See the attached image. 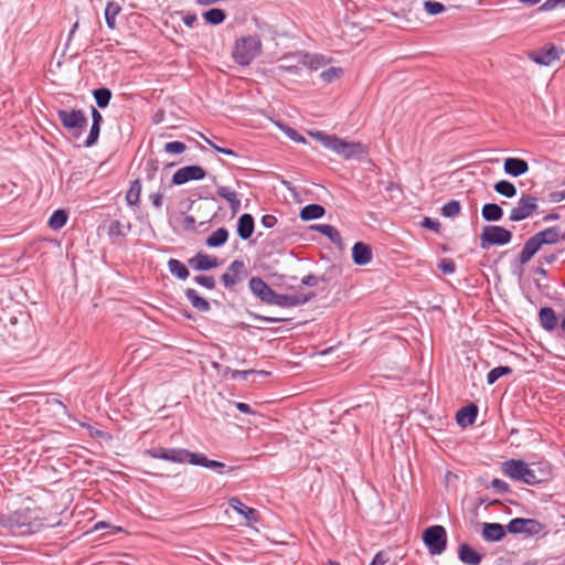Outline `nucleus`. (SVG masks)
<instances>
[{"mask_svg":"<svg viewBox=\"0 0 565 565\" xmlns=\"http://www.w3.org/2000/svg\"><path fill=\"white\" fill-rule=\"evenodd\" d=\"M58 524V520L45 516L43 509L32 501L13 512L0 514V529L13 536L33 535L45 527H54Z\"/></svg>","mask_w":565,"mask_h":565,"instance_id":"nucleus-1","label":"nucleus"},{"mask_svg":"<svg viewBox=\"0 0 565 565\" xmlns=\"http://www.w3.org/2000/svg\"><path fill=\"white\" fill-rule=\"evenodd\" d=\"M203 139L205 140V142L211 146L215 151L220 152V153H223L225 156H233V157H237V153L230 149V148H223V147H220L217 146L216 143H214L212 140H210L209 138L202 136Z\"/></svg>","mask_w":565,"mask_h":565,"instance_id":"nucleus-56","label":"nucleus"},{"mask_svg":"<svg viewBox=\"0 0 565 565\" xmlns=\"http://www.w3.org/2000/svg\"><path fill=\"white\" fill-rule=\"evenodd\" d=\"M100 127L102 126H95V125L90 126L89 134L84 142L85 147L89 148V147H93L94 145H96V142L98 141V138H99Z\"/></svg>","mask_w":565,"mask_h":565,"instance_id":"nucleus-49","label":"nucleus"},{"mask_svg":"<svg viewBox=\"0 0 565 565\" xmlns=\"http://www.w3.org/2000/svg\"><path fill=\"white\" fill-rule=\"evenodd\" d=\"M438 268L443 271V274L450 275L456 271V264L451 258H443L438 263Z\"/></svg>","mask_w":565,"mask_h":565,"instance_id":"nucleus-50","label":"nucleus"},{"mask_svg":"<svg viewBox=\"0 0 565 565\" xmlns=\"http://www.w3.org/2000/svg\"><path fill=\"white\" fill-rule=\"evenodd\" d=\"M285 134L294 141L298 142V143H305L306 142V138L303 136H301L300 134H298L294 128L291 127H286L285 129Z\"/></svg>","mask_w":565,"mask_h":565,"instance_id":"nucleus-59","label":"nucleus"},{"mask_svg":"<svg viewBox=\"0 0 565 565\" xmlns=\"http://www.w3.org/2000/svg\"><path fill=\"white\" fill-rule=\"evenodd\" d=\"M260 51L259 38H237L232 50V56L237 64L247 66L260 54Z\"/></svg>","mask_w":565,"mask_h":565,"instance_id":"nucleus-4","label":"nucleus"},{"mask_svg":"<svg viewBox=\"0 0 565 565\" xmlns=\"http://www.w3.org/2000/svg\"><path fill=\"white\" fill-rule=\"evenodd\" d=\"M209 458L201 452H192L188 450L186 461L193 466H200L206 468Z\"/></svg>","mask_w":565,"mask_h":565,"instance_id":"nucleus-44","label":"nucleus"},{"mask_svg":"<svg viewBox=\"0 0 565 565\" xmlns=\"http://www.w3.org/2000/svg\"><path fill=\"white\" fill-rule=\"evenodd\" d=\"M422 540L431 555H440L447 548V532L443 525L436 524L425 529Z\"/></svg>","mask_w":565,"mask_h":565,"instance_id":"nucleus-6","label":"nucleus"},{"mask_svg":"<svg viewBox=\"0 0 565 565\" xmlns=\"http://www.w3.org/2000/svg\"><path fill=\"white\" fill-rule=\"evenodd\" d=\"M149 199L156 209H160L163 203V194L160 192L151 193Z\"/></svg>","mask_w":565,"mask_h":565,"instance_id":"nucleus-62","label":"nucleus"},{"mask_svg":"<svg viewBox=\"0 0 565 565\" xmlns=\"http://www.w3.org/2000/svg\"><path fill=\"white\" fill-rule=\"evenodd\" d=\"M311 230L317 231L322 235L327 236L333 244L339 245L342 243L340 232L330 224H315L311 225Z\"/></svg>","mask_w":565,"mask_h":565,"instance_id":"nucleus-33","label":"nucleus"},{"mask_svg":"<svg viewBox=\"0 0 565 565\" xmlns=\"http://www.w3.org/2000/svg\"><path fill=\"white\" fill-rule=\"evenodd\" d=\"M503 170L507 174L518 178L529 171V163L524 159L509 157L504 159Z\"/></svg>","mask_w":565,"mask_h":565,"instance_id":"nucleus-18","label":"nucleus"},{"mask_svg":"<svg viewBox=\"0 0 565 565\" xmlns=\"http://www.w3.org/2000/svg\"><path fill=\"white\" fill-rule=\"evenodd\" d=\"M146 170H147V179L152 180L157 173L158 166L157 162L153 160H149L146 163Z\"/></svg>","mask_w":565,"mask_h":565,"instance_id":"nucleus-61","label":"nucleus"},{"mask_svg":"<svg viewBox=\"0 0 565 565\" xmlns=\"http://www.w3.org/2000/svg\"><path fill=\"white\" fill-rule=\"evenodd\" d=\"M188 264L192 269L199 271L210 270L220 265L216 257L210 256L203 252H199L196 255L189 258Z\"/></svg>","mask_w":565,"mask_h":565,"instance_id":"nucleus-16","label":"nucleus"},{"mask_svg":"<svg viewBox=\"0 0 565 565\" xmlns=\"http://www.w3.org/2000/svg\"><path fill=\"white\" fill-rule=\"evenodd\" d=\"M503 214V209L497 203H486L481 210L482 218L487 222H499Z\"/></svg>","mask_w":565,"mask_h":565,"instance_id":"nucleus-31","label":"nucleus"},{"mask_svg":"<svg viewBox=\"0 0 565 565\" xmlns=\"http://www.w3.org/2000/svg\"><path fill=\"white\" fill-rule=\"evenodd\" d=\"M164 151L170 154H180L186 150V145L181 141H170L164 145Z\"/></svg>","mask_w":565,"mask_h":565,"instance_id":"nucleus-47","label":"nucleus"},{"mask_svg":"<svg viewBox=\"0 0 565 565\" xmlns=\"http://www.w3.org/2000/svg\"><path fill=\"white\" fill-rule=\"evenodd\" d=\"M331 62V58L322 54H309L301 55V63L312 71H317L321 67L327 66Z\"/></svg>","mask_w":565,"mask_h":565,"instance_id":"nucleus-29","label":"nucleus"},{"mask_svg":"<svg viewBox=\"0 0 565 565\" xmlns=\"http://www.w3.org/2000/svg\"><path fill=\"white\" fill-rule=\"evenodd\" d=\"M507 530L512 534L539 535L545 530V525L535 519L515 518L507 524Z\"/></svg>","mask_w":565,"mask_h":565,"instance_id":"nucleus-10","label":"nucleus"},{"mask_svg":"<svg viewBox=\"0 0 565 565\" xmlns=\"http://www.w3.org/2000/svg\"><path fill=\"white\" fill-rule=\"evenodd\" d=\"M316 297L315 292L298 294V295H282L276 294L274 303L281 308H290L305 305Z\"/></svg>","mask_w":565,"mask_h":565,"instance_id":"nucleus-15","label":"nucleus"},{"mask_svg":"<svg viewBox=\"0 0 565 565\" xmlns=\"http://www.w3.org/2000/svg\"><path fill=\"white\" fill-rule=\"evenodd\" d=\"M120 6L116 2H109L105 9V18L108 26L114 30L116 28V17L120 12Z\"/></svg>","mask_w":565,"mask_h":565,"instance_id":"nucleus-40","label":"nucleus"},{"mask_svg":"<svg viewBox=\"0 0 565 565\" xmlns=\"http://www.w3.org/2000/svg\"><path fill=\"white\" fill-rule=\"evenodd\" d=\"M461 205L457 200H450L441 207V214L445 217H455L460 213Z\"/></svg>","mask_w":565,"mask_h":565,"instance_id":"nucleus-43","label":"nucleus"},{"mask_svg":"<svg viewBox=\"0 0 565 565\" xmlns=\"http://www.w3.org/2000/svg\"><path fill=\"white\" fill-rule=\"evenodd\" d=\"M206 468L218 475H225L235 470L234 467L226 466L224 462L212 459L209 460Z\"/></svg>","mask_w":565,"mask_h":565,"instance_id":"nucleus-46","label":"nucleus"},{"mask_svg":"<svg viewBox=\"0 0 565 565\" xmlns=\"http://www.w3.org/2000/svg\"><path fill=\"white\" fill-rule=\"evenodd\" d=\"M542 245H553L564 239V232L558 226H551L536 233Z\"/></svg>","mask_w":565,"mask_h":565,"instance_id":"nucleus-28","label":"nucleus"},{"mask_svg":"<svg viewBox=\"0 0 565 565\" xmlns=\"http://www.w3.org/2000/svg\"><path fill=\"white\" fill-rule=\"evenodd\" d=\"M252 294L267 305H273L276 291L260 277H252L248 281Z\"/></svg>","mask_w":565,"mask_h":565,"instance_id":"nucleus-14","label":"nucleus"},{"mask_svg":"<svg viewBox=\"0 0 565 565\" xmlns=\"http://www.w3.org/2000/svg\"><path fill=\"white\" fill-rule=\"evenodd\" d=\"M493 189L497 193L505 196V198H514L518 193L516 186L507 180H500L497 183H494Z\"/></svg>","mask_w":565,"mask_h":565,"instance_id":"nucleus-37","label":"nucleus"},{"mask_svg":"<svg viewBox=\"0 0 565 565\" xmlns=\"http://www.w3.org/2000/svg\"><path fill=\"white\" fill-rule=\"evenodd\" d=\"M255 221L252 214L244 213L237 221V235L239 238L249 239L254 233Z\"/></svg>","mask_w":565,"mask_h":565,"instance_id":"nucleus-24","label":"nucleus"},{"mask_svg":"<svg viewBox=\"0 0 565 565\" xmlns=\"http://www.w3.org/2000/svg\"><path fill=\"white\" fill-rule=\"evenodd\" d=\"M565 8V0H546L540 8V11H551L557 8Z\"/></svg>","mask_w":565,"mask_h":565,"instance_id":"nucleus-53","label":"nucleus"},{"mask_svg":"<svg viewBox=\"0 0 565 565\" xmlns=\"http://www.w3.org/2000/svg\"><path fill=\"white\" fill-rule=\"evenodd\" d=\"M311 136L319 140L326 148L342 156L344 159L358 158L364 153V146L361 142H349L335 135H328L323 131L312 132Z\"/></svg>","mask_w":565,"mask_h":565,"instance_id":"nucleus-2","label":"nucleus"},{"mask_svg":"<svg viewBox=\"0 0 565 565\" xmlns=\"http://www.w3.org/2000/svg\"><path fill=\"white\" fill-rule=\"evenodd\" d=\"M513 370L510 366H497L492 369L487 375L489 385L494 384L500 377L512 374Z\"/></svg>","mask_w":565,"mask_h":565,"instance_id":"nucleus-42","label":"nucleus"},{"mask_svg":"<svg viewBox=\"0 0 565 565\" xmlns=\"http://www.w3.org/2000/svg\"><path fill=\"white\" fill-rule=\"evenodd\" d=\"M326 209L320 204H308L300 210V218L302 221H312L320 218L324 215Z\"/></svg>","mask_w":565,"mask_h":565,"instance_id":"nucleus-32","label":"nucleus"},{"mask_svg":"<svg viewBox=\"0 0 565 565\" xmlns=\"http://www.w3.org/2000/svg\"><path fill=\"white\" fill-rule=\"evenodd\" d=\"M422 226L427 230L438 233L440 230V222L436 218L425 217L422 222Z\"/></svg>","mask_w":565,"mask_h":565,"instance_id":"nucleus-57","label":"nucleus"},{"mask_svg":"<svg viewBox=\"0 0 565 565\" xmlns=\"http://www.w3.org/2000/svg\"><path fill=\"white\" fill-rule=\"evenodd\" d=\"M424 8L429 14L433 15L438 14L445 10L444 4L436 1H425Z\"/></svg>","mask_w":565,"mask_h":565,"instance_id":"nucleus-51","label":"nucleus"},{"mask_svg":"<svg viewBox=\"0 0 565 565\" xmlns=\"http://www.w3.org/2000/svg\"><path fill=\"white\" fill-rule=\"evenodd\" d=\"M67 218L68 215L65 210H56L49 218V226L51 230L57 231L66 224Z\"/></svg>","mask_w":565,"mask_h":565,"instance_id":"nucleus-39","label":"nucleus"},{"mask_svg":"<svg viewBox=\"0 0 565 565\" xmlns=\"http://www.w3.org/2000/svg\"><path fill=\"white\" fill-rule=\"evenodd\" d=\"M247 276L245 263L235 259L231 263L227 270L221 276L224 287L232 290L238 282Z\"/></svg>","mask_w":565,"mask_h":565,"instance_id":"nucleus-11","label":"nucleus"},{"mask_svg":"<svg viewBox=\"0 0 565 565\" xmlns=\"http://www.w3.org/2000/svg\"><path fill=\"white\" fill-rule=\"evenodd\" d=\"M507 525L500 523H483L482 524V537L487 542H499L507 534Z\"/></svg>","mask_w":565,"mask_h":565,"instance_id":"nucleus-20","label":"nucleus"},{"mask_svg":"<svg viewBox=\"0 0 565 565\" xmlns=\"http://www.w3.org/2000/svg\"><path fill=\"white\" fill-rule=\"evenodd\" d=\"M478 416V406L470 403L457 411L456 420L461 427H467L476 422Z\"/></svg>","mask_w":565,"mask_h":565,"instance_id":"nucleus-21","label":"nucleus"},{"mask_svg":"<svg viewBox=\"0 0 565 565\" xmlns=\"http://www.w3.org/2000/svg\"><path fill=\"white\" fill-rule=\"evenodd\" d=\"M542 243L536 233L531 236L523 245L522 250L518 256V260L521 265L527 264L531 258L542 248Z\"/></svg>","mask_w":565,"mask_h":565,"instance_id":"nucleus-17","label":"nucleus"},{"mask_svg":"<svg viewBox=\"0 0 565 565\" xmlns=\"http://www.w3.org/2000/svg\"><path fill=\"white\" fill-rule=\"evenodd\" d=\"M186 299L200 312H207L211 309L210 302L199 296L198 291L193 288H188L184 291Z\"/></svg>","mask_w":565,"mask_h":565,"instance_id":"nucleus-30","label":"nucleus"},{"mask_svg":"<svg viewBox=\"0 0 565 565\" xmlns=\"http://www.w3.org/2000/svg\"><path fill=\"white\" fill-rule=\"evenodd\" d=\"M260 223L266 228H271L277 224V217L273 214H265L262 216Z\"/></svg>","mask_w":565,"mask_h":565,"instance_id":"nucleus-60","label":"nucleus"},{"mask_svg":"<svg viewBox=\"0 0 565 565\" xmlns=\"http://www.w3.org/2000/svg\"><path fill=\"white\" fill-rule=\"evenodd\" d=\"M491 488L494 489L498 493H505L509 491V484L499 478H494L491 481Z\"/></svg>","mask_w":565,"mask_h":565,"instance_id":"nucleus-58","label":"nucleus"},{"mask_svg":"<svg viewBox=\"0 0 565 565\" xmlns=\"http://www.w3.org/2000/svg\"><path fill=\"white\" fill-rule=\"evenodd\" d=\"M228 503L230 507L235 512L243 515L248 523H256L258 521V512L255 509L245 505L238 498H231Z\"/></svg>","mask_w":565,"mask_h":565,"instance_id":"nucleus-23","label":"nucleus"},{"mask_svg":"<svg viewBox=\"0 0 565 565\" xmlns=\"http://www.w3.org/2000/svg\"><path fill=\"white\" fill-rule=\"evenodd\" d=\"M96 105L99 108H106L111 99V90L107 87H99L93 90Z\"/></svg>","mask_w":565,"mask_h":565,"instance_id":"nucleus-38","label":"nucleus"},{"mask_svg":"<svg viewBox=\"0 0 565 565\" xmlns=\"http://www.w3.org/2000/svg\"><path fill=\"white\" fill-rule=\"evenodd\" d=\"M320 281H326L324 276L318 277L316 275L309 274L301 279V284L309 287H316Z\"/></svg>","mask_w":565,"mask_h":565,"instance_id":"nucleus-54","label":"nucleus"},{"mask_svg":"<svg viewBox=\"0 0 565 565\" xmlns=\"http://www.w3.org/2000/svg\"><path fill=\"white\" fill-rule=\"evenodd\" d=\"M168 268H169L170 273L173 276H175L177 278H179L180 280H185L190 276V271L186 268V266L178 259H174V258L169 259Z\"/></svg>","mask_w":565,"mask_h":565,"instance_id":"nucleus-36","label":"nucleus"},{"mask_svg":"<svg viewBox=\"0 0 565 565\" xmlns=\"http://www.w3.org/2000/svg\"><path fill=\"white\" fill-rule=\"evenodd\" d=\"M540 326L547 332H552L556 329L558 319L556 312L551 307H543L539 311Z\"/></svg>","mask_w":565,"mask_h":565,"instance_id":"nucleus-22","label":"nucleus"},{"mask_svg":"<svg viewBox=\"0 0 565 565\" xmlns=\"http://www.w3.org/2000/svg\"><path fill=\"white\" fill-rule=\"evenodd\" d=\"M255 373V370H232L230 367L225 369V374H231L233 380L238 377L247 379V375Z\"/></svg>","mask_w":565,"mask_h":565,"instance_id":"nucleus-55","label":"nucleus"},{"mask_svg":"<svg viewBox=\"0 0 565 565\" xmlns=\"http://www.w3.org/2000/svg\"><path fill=\"white\" fill-rule=\"evenodd\" d=\"M512 241V232L500 225H486L480 234V247L503 246Z\"/></svg>","mask_w":565,"mask_h":565,"instance_id":"nucleus-7","label":"nucleus"},{"mask_svg":"<svg viewBox=\"0 0 565 565\" xmlns=\"http://www.w3.org/2000/svg\"><path fill=\"white\" fill-rule=\"evenodd\" d=\"M564 50L553 43H546L544 46L531 50L526 53L527 57L539 65L550 66L559 61Z\"/></svg>","mask_w":565,"mask_h":565,"instance_id":"nucleus-9","label":"nucleus"},{"mask_svg":"<svg viewBox=\"0 0 565 565\" xmlns=\"http://www.w3.org/2000/svg\"><path fill=\"white\" fill-rule=\"evenodd\" d=\"M147 455L154 459L184 463L186 462L188 449L157 447L147 450Z\"/></svg>","mask_w":565,"mask_h":565,"instance_id":"nucleus-12","label":"nucleus"},{"mask_svg":"<svg viewBox=\"0 0 565 565\" xmlns=\"http://www.w3.org/2000/svg\"><path fill=\"white\" fill-rule=\"evenodd\" d=\"M459 559L467 565H480L482 555L476 552L469 544L462 543L458 548Z\"/></svg>","mask_w":565,"mask_h":565,"instance_id":"nucleus-26","label":"nucleus"},{"mask_svg":"<svg viewBox=\"0 0 565 565\" xmlns=\"http://www.w3.org/2000/svg\"><path fill=\"white\" fill-rule=\"evenodd\" d=\"M228 239V231L225 227H220L207 236L205 244L211 248L223 246Z\"/></svg>","mask_w":565,"mask_h":565,"instance_id":"nucleus-34","label":"nucleus"},{"mask_svg":"<svg viewBox=\"0 0 565 565\" xmlns=\"http://www.w3.org/2000/svg\"><path fill=\"white\" fill-rule=\"evenodd\" d=\"M194 282L206 288L214 289L216 286L215 278L213 276L199 275L193 278Z\"/></svg>","mask_w":565,"mask_h":565,"instance_id":"nucleus-48","label":"nucleus"},{"mask_svg":"<svg viewBox=\"0 0 565 565\" xmlns=\"http://www.w3.org/2000/svg\"><path fill=\"white\" fill-rule=\"evenodd\" d=\"M206 171L200 166H185L180 168L172 175L171 183L173 185H182L189 181L203 180Z\"/></svg>","mask_w":565,"mask_h":565,"instance_id":"nucleus-13","label":"nucleus"},{"mask_svg":"<svg viewBox=\"0 0 565 565\" xmlns=\"http://www.w3.org/2000/svg\"><path fill=\"white\" fill-rule=\"evenodd\" d=\"M142 191V184L139 179H136L130 183V188L126 193V202L130 206H136L140 202V195Z\"/></svg>","mask_w":565,"mask_h":565,"instance_id":"nucleus-35","label":"nucleus"},{"mask_svg":"<svg viewBox=\"0 0 565 565\" xmlns=\"http://www.w3.org/2000/svg\"><path fill=\"white\" fill-rule=\"evenodd\" d=\"M565 200V190L554 191L548 194V201L552 203H558Z\"/></svg>","mask_w":565,"mask_h":565,"instance_id":"nucleus-63","label":"nucleus"},{"mask_svg":"<svg viewBox=\"0 0 565 565\" xmlns=\"http://www.w3.org/2000/svg\"><path fill=\"white\" fill-rule=\"evenodd\" d=\"M56 115L62 126L75 138L87 127L88 120L82 109H58Z\"/></svg>","mask_w":565,"mask_h":565,"instance_id":"nucleus-5","label":"nucleus"},{"mask_svg":"<svg viewBox=\"0 0 565 565\" xmlns=\"http://www.w3.org/2000/svg\"><path fill=\"white\" fill-rule=\"evenodd\" d=\"M225 12L222 9H210L203 13V19L210 24H220L225 20Z\"/></svg>","mask_w":565,"mask_h":565,"instance_id":"nucleus-41","label":"nucleus"},{"mask_svg":"<svg viewBox=\"0 0 565 565\" xmlns=\"http://www.w3.org/2000/svg\"><path fill=\"white\" fill-rule=\"evenodd\" d=\"M216 193L220 198L226 200L230 204L232 214L235 215L241 210V200L237 193L228 186H217Z\"/></svg>","mask_w":565,"mask_h":565,"instance_id":"nucleus-27","label":"nucleus"},{"mask_svg":"<svg viewBox=\"0 0 565 565\" xmlns=\"http://www.w3.org/2000/svg\"><path fill=\"white\" fill-rule=\"evenodd\" d=\"M372 248L369 244L363 242L354 243L352 247V259L358 266H364L372 260Z\"/></svg>","mask_w":565,"mask_h":565,"instance_id":"nucleus-19","label":"nucleus"},{"mask_svg":"<svg viewBox=\"0 0 565 565\" xmlns=\"http://www.w3.org/2000/svg\"><path fill=\"white\" fill-rule=\"evenodd\" d=\"M131 231V223L130 222H121L119 220H114L110 222L108 226V237L113 243H116L118 238H124L128 235V233Z\"/></svg>","mask_w":565,"mask_h":565,"instance_id":"nucleus-25","label":"nucleus"},{"mask_svg":"<svg viewBox=\"0 0 565 565\" xmlns=\"http://www.w3.org/2000/svg\"><path fill=\"white\" fill-rule=\"evenodd\" d=\"M502 471L509 478L523 483L535 486L543 481L537 477L536 471L522 459H509L502 462Z\"/></svg>","mask_w":565,"mask_h":565,"instance_id":"nucleus-3","label":"nucleus"},{"mask_svg":"<svg viewBox=\"0 0 565 565\" xmlns=\"http://www.w3.org/2000/svg\"><path fill=\"white\" fill-rule=\"evenodd\" d=\"M343 75V70L341 67L331 66L328 70L323 71L320 74V77L326 83H332L334 79L340 78Z\"/></svg>","mask_w":565,"mask_h":565,"instance_id":"nucleus-45","label":"nucleus"},{"mask_svg":"<svg viewBox=\"0 0 565 565\" xmlns=\"http://www.w3.org/2000/svg\"><path fill=\"white\" fill-rule=\"evenodd\" d=\"M390 553L386 551H380L375 554L370 565H386L390 562Z\"/></svg>","mask_w":565,"mask_h":565,"instance_id":"nucleus-52","label":"nucleus"},{"mask_svg":"<svg viewBox=\"0 0 565 565\" xmlns=\"http://www.w3.org/2000/svg\"><path fill=\"white\" fill-rule=\"evenodd\" d=\"M103 122V115L95 107H92V125L102 126Z\"/></svg>","mask_w":565,"mask_h":565,"instance_id":"nucleus-64","label":"nucleus"},{"mask_svg":"<svg viewBox=\"0 0 565 565\" xmlns=\"http://www.w3.org/2000/svg\"><path fill=\"white\" fill-rule=\"evenodd\" d=\"M539 210V199L532 194L523 193L515 206L510 211L509 221L521 222L531 217Z\"/></svg>","mask_w":565,"mask_h":565,"instance_id":"nucleus-8","label":"nucleus"}]
</instances>
